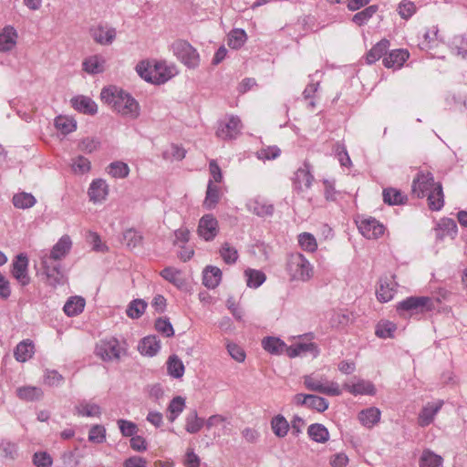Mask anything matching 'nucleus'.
Instances as JSON below:
<instances>
[{"label":"nucleus","mask_w":467,"mask_h":467,"mask_svg":"<svg viewBox=\"0 0 467 467\" xmlns=\"http://www.w3.org/2000/svg\"><path fill=\"white\" fill-rule=\"evenodd\" d=\"M101 100L124 117L135 119L140 116L138 101L128 92L116 86L104 88L100 93Z\"/></svg>","instance_id":"nucleus-1"},{"label":"nucleus","mask_w":467,"mask_h":467,"mask_svg":"<svg viewBox=\"0 0 467 467\" xmlns=\"http://www.w3.org/2000/svg\"><path fill=\"white\" fill-rule=\"evenodd\" d=\"M439 299L430 296H409L396 306L400 316L424 314L435 309Z\"/></svg>","instance_id":"nucleus-2"},{"label":"nucleus","mask_w":467,"mask_h":467,"mask_svg":"<svg viewBox=\"0 0 467 467\" xmlns=\"http://www.w3.org/2000/svg\"><path fill=\"white\" fill-rule=\"evenodd\" d=\"M286 271L291 280L306 282L313 276V267L299 253L292 254L286 263Z\"/></svg>","instance_id":"nucleus-3"},{"label":"nucleus","mask_w":467,"mask_h":467,"mask_svg":"<svg viewBox=\"0 0 467 467\" xmlns=\"http://www.w3.org/2000/svg\"><path fill=\"white\" fill-rule=\"evenodd\" d=\"M172 50L177 58L188 67L195 68L199 66V54L197 50L187 41H175L172 44Z\"/></svg>","instance_id":"nucleus-4"},{"label":"nucleus","mask_w":467,"mask_h":467,"mask_svg":"<svg viewBox=\"0 0 467 467\" xmlns=\"http://www.w3.org/2000/svg\"><path fill=\"white\" fill-rule=\"evenodd\" d=\"M437 184L431 171H419L412 181L411 193L417 198H424Z\"/></svg>","instance_id":"nucleus-5"},{"label":"nucleus","mask_w":467,"mask_h":467,"mask_svg":"<svg viewBox=\"0 0 467 467\" xmlns=\"http://www.w3.org/2000/svg\"><path fill=\"white\" fill-rule=\"evenodd\" d=\"M41 265L50 285L57 286L65 283V275L59 262L42 256Z\"/></svg>","instance_id":"nucleus-6"},{"label":"nucleus","mask_w":467,"mask_h":467,"mask_svg":"<svg viewBox=\"0 0 467 467\" xmlns=\"http://www.w3.org/2000/svg\"><path fill=\"white\" fill-rule=\"evenodd\" d=\"M241 119L237 116H230L228 120H223L219 123L216 135L222 140L235 139L242 130Z\"/></svg>","instance_id":"nucleus-7"},{"label":"nucleus","mask_w":467,"mask_h":467,"mask_svg":"<svg viewBox=\"0 0 467 467\" xmlns=\"http://www.w3.org/2000/svg\"><path fill=\"white\" fill-rule=\"evenodd\" d=\"M218 232V221L213 215L205 214L200 219L197 229L200 237L209 242L216 237Z\"/></svg>","instance_id":"nucleus-8"},{"label":"nucleus","mask_w":467,"mask_h":467,"mask_svg":"<svg viewBox=\"0 0 467 467\" xmlns=\"http://www.w3.org/2000/svg\"><path fill=\"white\" fill-rule=\"evenodd\" d=\"M96 354L105 361L119 359L120 357L119 341L116 338L100 341L96 347Z\"/></svg>","instance_id":"nucleus-9"},{"label":"nucleus","mask_w":467,"mask_h":467,"mask_svg":"<svg viewBox=\"0 0 467 467\" xmlns=\"http://www.w3.org/2000/svg\"><path fill=\"white\" fill-rule=\"evenodd\" d=\"M361 234L367 239H377L384 234L385 227L375 218L361 220L358 224Z\"/></svg>","instance_id":"nucleus-10"},{"label":"nucleus","mask_w":467,"mask_h":467,"mask_svg":"<svg viewBox=\"0 0 467 467\" xmlns=\"http://www.w3.org/2000/svg\"><path fill=\"white\" fill-rule=\"evenodd\" d=\"M314 177L311 173V165L308 161H304L303 167L298 168L293 178L295 189L302 191L303 187L309 188L312 184Z\"/></svg>","instance_id":"nucleus-11"},{"label":"nucleus","mask_w":467,"mask_h":467,"mask_svg":"<svg viewBox=\"0 0 467 467\" xmlns=\"http://www.w3.org/2000/svg\"><path fill=\"white\" fill-rule=\"evenodd\" d=\"M28 259L26 255L20 254L16 256V261L13 263L12 275L21 284L26 285L30 282V277L27 274Z\"/></svg>","instance_id":"nucleus-12"},{"label":"nucleus","mask_w":467,"mask_h":467,"mask_svg":"<svg viewBox=\"0 0 467 467\" xmlns=\"http://www.w3.org/2000/svg\"><path fill=\"white\" fill-rule=\"evenodd\" d=\"M89 32L96 43L104 46L110 45L116 38V29L113 27L108 28L102 25L91 27Z\"/></svg>","instance_id":"nucleus-13"},{"label":"nucleus","mask_w":467,"mask_h":467,"mask_svg":"<svg viewBox=\"0 0 467 467\" xmlns=\"http://www.w3.org/2000/svg\"><path fill=\"white\" fill-rule=\"evenodd\" d=\"M443 405L442 400H438L436 402H428L420 410L418 417V423L421 427H426L430 425L438 411L441 409Z\"/></svg>","instance_id":"nucleus-14"},{"label":"nucleus","mask_w":467,"mask_h":467,"mask_svg":"<svg viewBox=\"0 0 467 467\" xmlns=\"http://www.w3.org/2000/svg\"><path fill=\"white\" fill-rule=\"evenodd\" d=\"M72 242L68 235L62 236L58 242L53 246L49 254H45L44 257L50 258L54 261H59L64 258L69 252Z\"/></svg>","instance_id":"nucleus-15"},{"label":"nucleus","mask_w":467,"mask_h":467,"mask_svg":"<svg viewBox=\"0 0 467 467\" xmlns=\"http://www.w3.org/2000/svg\"><path fill=\"white\" fill-rule=\"evenodd\" d=\"M410 54L405 49H395L383 57V65L388 68H400L409 58Z\"/></svg>","instance_id":"nucleus-16"},{"label":"nucleus","mask_w":467,"mask_h":467,"mask_svg":"<svg viewBox=\"0 0 467 467\" xmlns=\"http://www.w3.org/2000/svg\"><path fill=\"white\" fill-rule=\"evenodd\" d=\"M109 192L108 184L102 179L94 180L88 188V196L91 202H99L106 199Z\"/></svg>","instance_id":"nucleus-17"},{"label":"nucleus","mask_w":467,"mask_h":467,"mask_svg":"<svg viewBox=\"0 0 467 467\" xmlns=\"http://www.w3.org/2000/svg\"><path fill=\"white\" fill-rule=\"evenodd\" d=\"M72 107L84 114L94 115L98 111V107L95 101L86 96H77L71 99Z\"/></svg>","instance_id":"nucleus-18"},{"label":"nucleus","mask_w":467,"mask_h":467,"mask_svg":"<svg viewBox=\"0 0 467 467\" xmlns=\"http://www.w3.org/2000/svg\"><path fill=\"white\" fill-rule=\"evenodd\" d=\"M425 197H427L428 207L431 211H440L444 205V194L441 183L438 182Z\"/></svg>","instance_id":"nucleus-19"},{"label":"nucleus","mask_w":467,"mask_h":467,"mask_svg":"<svg viewBox=\"0 0 467 467\" xmlns=\"http://www.w3.org/2000/svg\"><path fill=\"white\" fill-rule=\"evenodd\" d=\"M161 348V341L158 339L157 336H148L143 337L139 346V351L145 356L153 357L155 356Z\"/></svg>","instance_id":"nucleus-20"},{"label":"nucleus","mask_w":467,"mask_h":467,"mask_svg":"<svg viewBox=\"0 0 467 467\" xmlns=\"http://www.w3.org/2000/svg\"><path fill=\"white\" fill-rule=\"evenodd\" d=\"M222 280V271L213 265H208L202 272V284L209 289L217 287Z\"/></svg>","instance_id":"nucleus-21"},{"label":"nucleus","mask_w":467,"mask_h":467,"mask_svg":"<svg viewBox=\"0 0 467 467\" xmlns=\"http://www.w3.org/2000/svg\"><path fill=\"white\" fill-rule=\"evenodd\" d=\"M34 352L35 346L33 341L25 339L16 345L14 356L18 362H26L33 357Z\"/></svg>","instance_id":"nucleus-22"},{"label":"nucleus","mask_w":467,"mask_h":467,"mask_svg":"<svg viewBox=\"0 0 467 467\" xmlns=\"http://www.w3.org/2000/svg\"><path fill=\"white\" fill-rule=\"evenodd\" d=\"M247 209L260 217L271 216L275 211L273 204L267 203L259 198L250 200L247 203Z\"/></svg>","instance_id":"nucleus-23"},{"label":"nucleus","mask_w":467,"mask_h":467,"mask_svg":"<svg viewBox=\"0 0 467 467\" xmlns=\"http://www.w3.org/2000/svg\"><path fill=\"white\" fill-rule=\"evenodd\" d=\"M262 346L270 354L280 355L285 353L287 355L288 346L278 337H266L263 339Z\"/></svg>","instance_id":"nucleus-24"},{"label":"nucleus","mask_w":467,"mask_h":467,"mask_svg":"<svg viewBox=\"0 0 467 467\" xmlns=\"http://www.w3.org/2000/svg\"><path fill=\"white\" fill-rule=\"evenodd\" d=\"M17 33L13 26H5L0 34V51L7 52L16 44Z\"/></svg>","instance_id":"nucleus-25"},{"label":"nucleus","mask_w":467,"mask_h":467,"mask_svg":"<svg viewBox=\"0 0 467 467\" xmlns=\"http://www.w3.org/2000/svg\"><path fill=\"white\" fill-rule=\"evenodd\" d=\"M383 202L389 205H401L405 204L408 197L400 190L389 187L383 189L382 192Z\"/></svg>","instance_id":"nucleus-26"},{"label":"nucleus","mask_w":467,"mask_h":467,"mask_svg":"<svg viewBox=\"0 0 467 467\" xmlns=\"http://www.w3.org/2000/svg\"><path fill=\"white\" fill-rule=\"evenodd\" d=\"M105 63L106 60L102 56H91L83 61V70L92 75L102 73L105 70Z\"/></svg>","instance_id":"nucleus-27"},{"label":"nucleus","mask_w":467,"mask_h":467,"mask_svg":"<svg viewBox=\"0 0 467 467\" xmlns=\"http://www.w3.org/2000/svg\"><path fill=\"white\" fill-rule=\"evenodd\" d=\"M396 285L397 284L395 282L387 277L380 279L379 288L377 290L378 299L384 303L390 301L394 296Z\"/></svg>","instance_id":"nucleus-28"},{"label":"nucleus","mask_w":467,"mask_h":467,"mask_svg":"<svg viewBox=\"0 0 467 467\" xmlns=\"http://www.w3.org/2000/svg\"><path fill=\"white\" fill-rule=\"evenodd\" d=\"M174 68L168 67L164 62H157L153 67V84H163L173 76Z\"/></svg>","instance_id":"nucleus-29"},{"label":"nucleus","mask_w":467,"mask_h":467,"mask_svg":"<svg viewBox=\"0 0 467 467\" xmlns=\"http://www.w3.org/2000/svg\"><path fill=\"white\" fill-rule=\"evenodd\" d=\"M344 389L354 395H375L376 393L374 385L363 379L352 385L345 384Z\"/></svg>","instance_id":"nucleus-30"},{"label":"nucleus","mask_w":467,"mask_h":467,"mask_svg":"<svg viewBox=\"0 0 467 467\" xmlns=\"http://www.w3.org/2000/svg\"><path fill=\"white\" fill-rule=\"evenodd\" d=\"M309 438L318 443H325L329 440L328 430L320 423H313L307 428Z\"/></svg>","instance_id":"nucleus-31"},{"label":"nucleus","mask_w":467,"mask_h":467,"mask_svg":"<svg viewBox=\"0 0 467 467\" xmlns=\"http://www.w3.org/2000/svg\"><path fill=\"white\" fill-rule=\"evenodd\" d=\"M380 410L378 408L370 407L358 413V420L362 425L371 428L380 420Z\"/></svg>","instance_id":"nucleus-32"},{"label":"nucleus","mask_w":467,"mask_h":467,"mask_svg":"<svg viewBox=\"0 0 467 467\" xmlns=\"http://www.w3.org/2000/svg\"><path fill=\"white\" fill-rule=\"evenodd\" d=\"M438 239H443L445 235L454 236L457 233L456 222L450 218H442L435 228Z\"/></svg>","instance_id":"nucleus-33"},{"label":"nucleus","mask_w":467,"mask_h":467,"mask_svg":"<svg viewBox=\"0 0 467 467\" xmlns=\"http://www.w3.org/2000/svg\"><path fill=\"white\" fill-rule=\"evenodd\" d=\"M85 307V299L81 296H71L64 305L63 310L68 317H75L80 314Z\"/></svg>","instance_id":"nucleus-34"},{"label":"nucleus","mask_w":467,"mask_h":467,"mask_svg":"<svg viewBox=\"0 0 467 467\" xmlns=\"http://www.w3.org/2000/svg\"><path fill=\"white\" fill-rule=\"evenodd\" d=\"M389 47V41L381 39L367 53L366 60L368 64H373L379 60L382 56L387 55Z\"/></svg>","instance_id":"nucleus-35"},{"label":"nucleus","mask_w":467,"mask_h":467,"mask_svg":"<svg viewBox=\"0 0 467 467\" xmlns=\"http://www.w3.org/2000/svg\"><path fill=\"white\" fill-rule=\"evenodd\" d=\"M271 429L275 436L284 438L287 435L290 425L283 415L278 414L272 418Z\"/></svg>","instance_id":"nucleus-36"},{"label":"nucleus","mask_w":467,"mask_h":467,"mask_svg":"<svg viewBox=\"0 0 467 467\" xmlns=\"http://www.w3.org/2000/svg\"><path fill=\"white\" fill-rule=\"evenodd\" d=\"M75 410L78 415L85 417H99L101 415V408L95 403H88L85 400L80 401Z\"/></svg>","instance_id":"nucleus-37"},{"label":"nucleus","mask_w":467,"mask_h":467,"mask_svg":"<svg viewBox=\"0 0 467 467\" xmlns=\"http://www.w3.org/2000/svg\"><path fill=\"white\" fill-rule=\"evenodd\" d=\"M168 374L174 379H181L184 374V365L176 355H171L167 360Z\"/></svg>","instance_id":"nucleus-38"},{"label":"nucleus","mask_w":467,"mask_h":467,"mask_svg":"<svg viewBox=\"0 0 467 467\" xmlns=\"http://www.w3.org/2000/svg\"><path fill=\"white\" fill-rule=\"evenodd\" d=\"M16 394L19 399L26 401L38 400L43 396V391L40 388L25 386L16 389Z\"/></svg>","instance_id":"nucleus-39"},{"label":"nucleus","mask_w":467,"mask_h":467,"mask_svg":"<svg viewBox=\"0 0 467 467\" xmlns=\"http://www.w3.org/2000/svg\"><path fill=\"white\" fill-rule=\"evenodd\" d=\"M203 425L204 420L198 416L196 410H192L185 419V430L189 433H197Z\"/></svg>","instance_id":"nucleus-40"},{"label":"nucleus","mask_w":467,"mask_h":467,"mask_svg":"<svg viewBox=\"0 0 467 467\" xmlns=\"http://www.w3.org/2000/svg\"><path fill=\"white\" fill-rule=\"evenodd\" d=\"M220 200V190L219 187L213 184V181L210 180L207 185L206 196L203 202V205L207 209H213Z\"/></svg>","instance_id":"nucleus-41"},{"label":"nucleus","mask_w":467,"mask_h":467,"mask_svg":"<svg viewBox=\"0 0 467 467\" xmlns=\"http://www.w3.org/2000/svg\"><path fill=\"white\" fill-rule=\"evenodd\" d=\"M312 352L314 356L317 354V347L315 343H297L294 346L288 347L287 356L289 358H296L303 353Z\"/></svg>","instance_id":"nucleus-42"},{"label":"nucleus","mask_w":467,"mask_h":467,"mask_svg":"<svg viewBox=\"0 0 467 467\" xmlns=\"http://www.w3.org/2000/svg\"><path fill=\"white\" fill-rule=\"evenodd\" d=\"M55 127L62 134L67 135L76 130L77 122L71 118L66 116H57L55 119Z\"/></svg>","instance_id":"nucleus-43"},{"label":"nucleus","mask_w":467,"mask_h":467,"mask_svg":"<svg viewBox=\"0 0 467 467\" xmlns=\"http://www.w3.org/2000/svg\"><path fill=\"white\" fill-rule=\"evenodd\" d=\"M244 275L247 277V286L252 288L259 287L266 279V275L264 272L254 269H246Z\"/></svg>","instance_id":"nucleus-44"},{"label":"nucleus","mask_w":467,"mask_h":467,"mask_svg":"<svg viewBox=\"0 0 467 467\" xmlns=\"http://www.w3.org/2000/svg\"><path fill=\"white\" fill-rule=\"evenodd\" d=\"M123 241L130 249H134L142 244L143 236L137 230L130 228L123 233Z\"/></svg>","instance_id":"nucleus-45"},{"label":"nucleus","mask_w":467,"mask_h":467,"mask_svg":"<svg viewBox=\"0 0 467 467\" xmlns=\"http://www.w3.org/2000/svg\"><path fill=\"white\" fill-rule=\"evenodd\" d=\"M12 202L18 209H27L34 206L36 200L31 193L20 192L13 196Z\"/></svg>","instance_id":"nucleus-46"},{"label":"nucleus","mask_w":467,"mask_h":467,"mask_svg":"<svg viewBox=\"0 0 467 467\" xmlns=\"http://www.w3.org/2000/svg\"><path fill=\"white\" fill-rule=\"evenodd\" d=\"M379 10L377 5H372L362 11L356 13L352 17V22L361 26L366 24Z\"/></svg>","instance_id":"nucleus-47"},{"label":"nucleus","mask_w":467,"mask_h":467,"mask_svg":"<svg viewBox=\"0 0 467 467\" xmlns=\"http://www.w3.org/2000/svg\"><path fill=\"white\" fill-rule=\"evenodd\" d=\"M442 458L431 451H423L420 459V467H441Z\"/></svg>","instance_id":"nucleus-48"},{"label":"nucleus","mask_w":467,"mask_h":467,"mask_svg":"<svg viewBox=\"0 0 467 467\" xmlns=\"http://www.w3.org/2000/svg\"><path fill=\"white\" fill-rule=\"evenodd\" d=\"M246 33L243 29H234L228 35L227 44L231 48L238 49L246 41Z\"/></svg>","instance_id":"nucleus-49"},{"label":"nucleus","mask_w":467,"mask_h":467,"mask_svg":"<svg viewBox=\"0 0 467 467\" xmlns=\"http://www.w3.org/2000/svg\"><path fill=\"white\" fill-rule=\"evenodd\" d=\"M147 303L142 299L132 300L126 310V314L130 318H139L145 312Z\"/></svg>","instance_id":"nucleus-50"},{"label":"nucleus","mask_w":467,"mask_h":467,"mask_svg":"<svg viewBox=\"0 0 467 467\" xmlns=\"http://www.w3.org/2000/svg\"><path fill=\"white\" fill-rule=\"evenodd\" d=\"M397 326L389 321H380L376 327L375 334L380 338H392Z\"/></svg>","instance_id":"nucleus-51"},{"label":"nucleus","mask_w":467,"mask_h":467,"mask_svg":"<svg viewBox=\"0 0 467 467\" xmlns=\"http://www.w3.org/2000/svg\"><path fill=\"white\" fill-rule=\"evenodd\" d=\"M108 172L114 178H126L129 175L130 168L122 161L111 162L108 167Z\"/></svg>","instance_id":"nucleus-52"},{"label":"nucleus","mask_w":467,"mask_h":467,"mask_svg":"<svg viewBox=\"0 0 467 467\" xmlns=\"http://www.w3.org/2000/svg\"><path fill=\"white\" fill-rule=\"evenodd\" d=\"M333 150L337 157L341 166L348 168L352 165L350 157L348 153L346 146L343 143L339 141L336 142L333 146Z\"/></svg>","instance_id":"nucleus-53"},{"label":"nucleus","mask_w":467,"mask_h":467,"mask_svg":"<svg viewBox=\"0 0 467 467\" xmlns=\"http://www.w3.org/2000/svg\"><path fill=\"white\" fill-rule=\"evenodd\" d=\"M220 255L227 265L234 264L238 259L237 250L228 243H224L220 249Z\"/></svg>","instance_id":"nucleus-54"},{"label":"nucleus","mask_w":467,"mask_h":467,"mask_svg":"<svg viewBox=\"0 0 467 467\" xmlns=\"http://www.w3.org/2000/svg\"><path fill=\"white\" fill-rule=\"evenodd\" d=\"M298 243L302 249L306 252H315L317 248V244L315 236L309 233H303L298 235Z\"/></svg>","instance_id":"nucleus-55"},{"label":"nucleus","mask_w":467,"mask_h":467,"mask_svg":"<svg viewBox=\"0 0 467 467\" xmlns=\"http://www.w3.org/2000/svg\"><path fill=\"white\" fill-rule=\"evenodd\" d=\"M155 329L166 337H173L174 329L167 317H159L155 320Z\"/></svg>","instance_id":"nucleus-56"},{"label":"nucleus","mask_w":467,"mask_h":467,"mask_svg":"<svg viewBox=\"0 0 467 467\" xmlns=\"http://www.w3.org/2000/svg\"><path fill=\"white\" fill-rule=\"evenodd\" d=\"M307 408L317 410L318 412H323L328 408V401L322 397L309 394L307 398Z\"/></svg>","instance_id":"nucleus-57"},{"label":"nucleus","mask_w":467,"mask_h":467,"mask_svg":"<svg viewBox=\"0 0 467 467\" xmlns=\"http://www.w3.org/2000/svg\"><path fill=\"white\" fill-rule=\"evenodd\" d=\"M88 441L94 443H102L106 441V429L103 425L96 424L88 431Z\"/></svg>","instance_id":"nucleus-58"},{"label":"nucleus","mask_w":467,"mask_h":467,"mask_svg":"<svg viewBox=\"0 0 467 467\" xmlns=\"http://www.w3.org/2000/svg\"><path fill=\"white\" fill-rule=\"evenodd\" d=\"M118 426L119 428V431L121 434L124 437H133L136 435L138 431V426L132 421L120 419L118 420Z\"/></svg>","instance_id":"nucleus-59"},{"label":"nucleus","mask_w":467,"mask_h":467,"mask_svg":"<svg viewBox=\"0 0 467 467\" xmlns=\"http://www.w3.org/2000/svg\"><path fill=\"white\" fill-rule=\"evenodd\" d=\"M415 11H416V6H415L414 3H412L409 0H402L399 4L398 12H399V15L403 19H409L410 17H411L412 15L415 13Z\"/></svg>","instance_id":"nucleus-60"},{"label":"nucleus","mask_w":467,"mask_h":467,"mask_svg":"<svg viewBox=\"0 0 467 467\" xmlns=\"http://www.w3.org/2000/svg\"><path fill=\"white\" fill-rule=\"evenodd\" d=\"M453 48L457 50V55L462 58H467V37L456 36L452 40Z\"/></svg>","instance_id":"nucleus-61"},{"label":"nucleus","mask_w":467,"mask_h":467,"mask_svg":"<svg viewBox=\"0 0 467 467\" xmlns=\"http://www.w3.org/2000/svg\"><path fill=\"white\" fill-rule=\"evenodd\" d=\"M100 142L99 140L94 138H85L79 144L78 149L86 153H91L99 148Z\"/></svg>","instance_id":"nucleus-62"},{"label":"nucleus","mask_w":467,"mask_h":467,"mask_svg":"<svg viewBox=\"0 0 467 467\" xmlns=\"http://www.w3.org/2000/svg\"><path fill=\"white\" fill-rule=\"evenodd\" d=\"M52 462V458L47 452H36L33 455V463L36 467H50Z\"/></svg>","instance_id":"nucleus-63"},{"label":"nucleus","mask_w":467,"mask_h":467,"mask_svg":"<svg viewBox=\"0 0 467 467\" xmlns=\"http://www.w3.org/2000/svg\"><path fill=\"white\" fill-rule=\"evenodd\" d=\"M136 70L138 74L144 78L147 82L153 83L154 72L153 67H149L148 64L140 62L137 65Z\"/></svg>","instance_id":"nucleus-64"}]
</instances>
